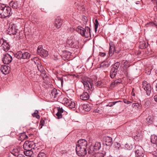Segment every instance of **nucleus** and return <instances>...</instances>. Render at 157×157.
<instances>
[{"instance_id":"nucleus-1","label":"nucleus","mask_w":157,"mask_h":157,"mask_svg":"<svg viewBox=\"0 0 157 157\" xmlns=\"http://www.w3.org/2000/svg\"><path fill=\"white\" fill-rule=\"evenodd\" d=\"M11 8L3 4H0V18H4L9 17L12 14Z\"/></svg>"},{"instance_id":"nucleus-2","label":"nucleus","mask_w":157,"mask_h":157,"mask_svg":"<svg viewBox=\"0 0 157 157\" xmlns=\"http://www.w3.org/2000/svg\"><path fill=\"white\" fill-rule=\"evenodd\" d=\"M76 31L85 38L90 39L91 35L90 29L88 26H86L85 29L81 26H78L76 29Z\"/></svg>"},{"instance_id":"nucleus-3","label":"nucleus","mask_w":157,"mask_h":157,"mask_svg":"<svg viewBox=\"0 0 157 157\" xmlns=\"http://www.w3.org/2000/svg\"><path fill=\"white\" fill-rule=\"evenodd\" d=\"M31 56L30 53L27 52H22L21 51H19L15 55V56L18 59H26L28 60Z\"/></svg>"},{"instance_id":"nucleus-4","label":"nucleus","mask_w":157,"mask_h":157,"mask_svg":"<svg viewBox=\"0 0 157 157\" xmlns=\"http://www.w3.org/2000/svg\"><path fill=\"white\" fill-rule=\"evenodd\" d=\"M109 45V56H112L114 52L117 53H118L120 52L121 50V49L120 48H115L114 44L113 42H110Z\"/></svg>"},{"instance_id":"nucleus-5","label":"nucleus","mask_w":157,"mask_h":157,"mask_svg":"<svg viewBox=\"0 0 157 157\" xmlns=\"http://www.w3.org/2000/svg\"><path fill=\"white\" fill-rule=\"evenodd\" d=\"M101 147V143L97 142L95 144L90 146L88 151V152L90 154H94V152L99 150Z\"/></svg>"},{"instance_id":"nucleus-6","label":"nucleus","mask_w":157,"mask_h":157,"mask_svg":"<svg viewBox=\"0 0 157 157\" xmlns=\"http://www.w3.org/2000/svg\"><path fill=\"white\" fill-rule=\"evenodd\" d=\"M142 85L143 88L145 91L146 94L147 95L149 96L151 90V84L148 83L146 81H144L143 82Z\"/></svg>"},{"instance_id":"nucleus-7","label":"nucleus","mask_w":157,"mask_h":157,"mask_svg":"<svg viewBox=\"0 0 157 157\" xmlns=\"http://www.w3.org/2000/svg\"><path fill=\"white\" fill-rule=\"evenodd\" d=\"M36 147L35 143L33 142H29L28 141H26L23 145V147L25 150L33 149Z\"/></svg>"},{"instance_id":"nucleus-8","label":"nucleus","mask_w":157,"mask_h":157,"mask_svg":"<svg viewBox=\"0 0 157 157\" xmlns=\"http://www.w3.org/2000/svg\"><path fill=\"white\" fill-rule=\"evenodd\" d=\"M86 148L78 147H76V151L78 155L79 156L85 155L86 153Z\"/></svg>"},{"instance_id":"nucleus-9","label":"nucleus","mask_w":157,"mask_h":157,"mask_svg":"<svg viewBox=\"0 0 157 157\" xmlns=\"http://www.w3.org/2000/svg\"><path fill=\"white\" fill-rule=\"evenodd\" d=\"M37 51L38 54L43 57H46L48 54V52L43 49L42 46L40 45L38 47Z\"/></svg>"},{"instance_id":"nucleus-10","label":"nucleus","mask_w":157,"mask_h":157,"mask_svg":"<svg viewBox=\"0 0 157 157\" xmlns=\"http://www.w3.org/2000/svg\"><path fill=\"white\" fill-rule=\"evenodd\" d=\"M12 60V58L9 54H6L4 55L2 58V61L5 64H8Z\"/></svg>"},{"instance_id":"nucleus-11","label":"nucleus","mask_w":157,"mask_h":157,"mask_svg":"<svg viewBox=\"0 0 157 157\" xmlns=\"http://www.w3.org/2000/svg\"><path fill=\"white\" fill-rule=\"evenodd\" d=\"M87 141L84 139L79 140L77 142L76 147L87 148Z\"/></svg>"},{"instance_id":"nucleus-12","label":"nucleus","mask_w":157,"mask_h":157,"mask_svg":"<svg viewBox=\"0 0 157 157\" xmlns=\"http://www.w3.org/2000/svg\"><path fill=\"white\" fill-rule=\"evenodd\" d=\"M63 23V20L60 17H57L55 20L54 24L57 28H59Z\"/></svg>"},{"instance_id":"nucleus-13","label":"nucleus","mask_w":157,"mask_h":157,"mask_svg":"<svg viewBox=\"0 0 157 157\" xmlns=\"http://www.w3.org/2000/svg\"><path fill=\"white\" fill-rule=\"evenodd\" d=\"M17 32V30L16 29L14 25H12L9 26L8 30H7V33L10 35H15Z\"/></svg>"},{"instance_id":"nucleus-14","label":"nucleus","mask_w":157,"mask_h":157,"mask_svg":"<svg viewBox=\"0 0 157 157\" xmlns=\"http://www.w3.org/2000/svg\"><path fill=\"white\" fill-rule=\"evenodd\" d=\"M58 94L57 91L56 89L55 88L52 89L49 94L50 98L54 100L57 99L56 98L58 95Z\"/></svg>"},{"instance_id":"nucleus-15","label":"nucleus","mask_w":157,"mask_h":157,"mask_svg":"<svg viewBox=\"0 0 157 157\" xmlns=\"http://www.w3.org/2000/svg\"><path fill=\"white\" fill-rule=\"evenodd\" d=\"M104 141L107 146H111L113 144L112 138L109 136L105 137L104 138Z\"/></svg>"},{"instance_id":"nucleus-16","label":"nucleus","mask_w":157,"mask_h":157,"mask_svg":"<svg viewBox=\"0 0 157 157\" xmlns=\"http://www.w3.org/2000/svg\"><path fill=\"white\" fill-rule=\"evenodd\" d=\"M1 71L3 74H7L9 72L10 67L8 65L2 66L1 67Z\"/></svg>"},{"instance_id":"nucleus-17","label":"nucleus","mask_w":157,"mask_h":157,"mask_svg":"<svg viewBox=\"0 0 157 157\" xmlns=\"http://www.w3.org/2000/svg\"><path fill=\"white\" fill-rule=\"evenodd\" d=\"M86 80V79H82L81 81L85 87H87V89L88 90L89 88H90V86L91 87L92 86V83L89 81L88 82Z\"/></svg>"},{"instance_id":"nucleus-18","label":"nucleus","mask_w":157,"mask_h":157,"mask_svg":"<svg viewBox=\"0 0 157 157\" xmlns=\"http://www.w3.org/2000/svg\"><path fill=\"white\" fill-rule=\"evenodd\" d=\"M32 150L33 149L25 150L26 151H24V154L26 156L34 157V155L33 154V152Z\"/></svg>"},{"instance_id":"nucleus-19","label":"nucleus","mask_w":157,"mask_h":157,"mask_svg":"<svg viewBox=\"0 0 157 157\" xmlns=\"http://www.w3.org/2000/svg\"><path fill=\"white\" fill-rule=\"evenodd\" d=\"M58 112L56 115L58 119H60L62 117V113L63 112L64 110L62 108L57 107Z\"/></svg>"},{"instance_id":"nucleus-20","label":"nucleus","mask_w":157,"mask_h":157,"mask_svg":"<svg viewBox=\"0 0 157 157\" xmlns=\"http://www.w3.org/2000/svg\"><path fill=\"white\" fill-rule=\"evenodd\" d=\"M135 155L136 157H144V154L142 151L137 149L136 151Z\"/></svg>"},{"instance_id":"nucleus-21","label":"nucleus","mask_w":157,"mask_h":157,"mask_svg":"<svg viewBox=\"0 0 157 157\" xmlns=\"http://www.w3.org/2000/svg\"><path fill=\"white\" fill-rule=\"evenodd\" d=\"M20 149L19 147L14 149L11 151V153L14 155L18 157V155L20 154H21L19 153L20 152Z\"/></svg>"},{"instance_id":"nucleus-22","label":"nucleus","mask_w":157,"mask_h":157,"mask_svg":"<svg viewBox=\"0 0 157 157\" xmlns=\"http://www.w3.org/2000/svg\"><path fill=\"white\" fill-rule=\"evenodd\" d=\"M110 65L109 63L107 62H104L100 64V67L102 70L107 68Z\"/></svg>"},{"instance_id":"nucleus-23","label":"nucleus","mask_w":157,"mask_h":157,"mask_svg":"<svg viewBox=\"0 0 157 157\" xmlns=\"http://www.w3.org/2000/svg\"><path fill=\"white\" fill-rule=\"evenodd\" d=\"M89 98V96L87 92L83 93L80 96V98L83 100H87Z\"/></svg>"},{"instance_id":"nucleus-24","label":"nucleus","mask_w":157,"mask_h":157,"mask_svg":"<svg viewBox=\"0 0 157 157\" xmlns=\"http://www.w3.org/2000/svg\"><path fill=\"white\" fill-rule=\"evenodd\" d=\"M120 63L118 62H117L114 63L112 66V67L111 69L112 70L116 71H117L118 70L120 66Z\"/></svg>"},{"instance_id":"nucleus-25","label":"nucleus","mask_w":157,"mask_h":157,"mask_svg":"<svg viewBox=\"0 0 157 157\" xmlns=\"http://www.w3.org/2000/svg\"><path fill=\"white\" fill-rule=\"evenodd\" d=\"M67 46L69 47L72 48L75 47L74 43L71 38L67 40Z\"/></svg>"},{"instance_id":"nucleus-26","label":"nucleus","mask_w":157,"mask_h":157,"mask_svg":"<svg viewBox=\"0 0 157 157\" xmlns=\"http://www.w3.org/2000/svg\"><path fill=\"white\" fill-rule=\"evenodd\" d=\"M151 140L152 143L157 145V136H156L152 135L151 136Z\"/></svg>"},{"instance_id":"nucleus-27","label":"nucleus","mask_w":157,"mask_h":157,"mask_svg":"<svg viewBox=\"0 0 157 157\" xmlns=\"http://www.w3.org/2000/svg\"><path fill=\"white\" fill-rule=\"evenodd\" d=\"M2 47L5 51H8L10 49V46L6 42H3L2 44Z\"/></svg>"},{"instance_id":"nucleus-28","label":"nucleus","mask_w":157,"mask_h":157,"mask_svg":"<svg viewBox=\"0 0 157 157\" xmlns=\"http://www.w3.org/2000/svg\"><path fill=\"white\" fill-rule=\"evenodd\" d=\"M10 5L13 8L17 9L18 8V3L17 2H10Z\"/></svg>"},{"instance_id":"nucleus-29","label":"nucleus","mask_w":157,"mask_h":157,"mask_svg":"<svg viewBox=\"0 0 157 157\" xmlns=\"http://www.w3.org/2000/svg\"><path fill=\"white\" fill-rule=\"evenodd\" d=\"M28 138V136L25 133H23L21 134H20L19 140H23L25 139H26Z\"/></svg>"},{"instance_id":"nucleus-30","label":"nucleus","mask_w":157,"mask_h":157,"mask_svg":"<svg viewBox=\"0 0 157 157\" xmlns=\"http://www.w3.org/2000/svg\"><path fill=\"white\" fill-rule=\"evenodd\" d=\"M47 79H43V85L45 86V87L47 88L48 85H50V86H52V85H51V83L50 82L47 81Z\"/></svg>"},{"instance_id":"nucleus-31","label":"nucleus","mask_w":157,"mask_h":157,"mask_svg":"<svg viewBox=\"0 0 157 157\" xmlns=\"http://www.w3.org/2000/svg\"><path fill=\"white\" fill-rule=\"evenodd\" d=\"M148 45V43H146L145 42H141L140 45V48L142 49L146 48L147 47Z\"/></svg>"},{"instance_id":"nucleus-32","label":"nucleus","mask_w":157,"mask_h":157,"mask_svg":"<svg viewBox=\"0 0 157 157\" xmlns=\"http://www.w3.org/2000/svg\"><path fill=\"white\" fill-rule=\"evenodd\" d=\"M68 78H82V77H80L79 76L75 74H72L71 75H69L67 77Z\"/></svg>"},{"instance_id":"nucleus-33","label":"nucleus","mask_w":157,"mask_h":157,"mask_svg":"<svg viewBox=\"0 0 157 157\" xmlns=\"http://www.w3.org/2000/svg\"><path fill=\"white\" fill-rule=\"evenodd\" d=\"M142 138V136L140 133L139 132H137L136 135L134 136V139L136 140L139 141Z\"/></svg>"},{"instance_id":"nucleus-34","label":"nucleus","mask_w":157,"mask_h":157,"mask_svg":"<svg viewBox=\"0 0 157 157\" xmlns=\"http://www.w3.org/2000/svg\"><path fill=\"white\" fill-rule=\"evenodd\" d=\"M36 66L38 70L40 72L44 71V70L43 68V66L40 63H37Z\"/></svg>"},{"instance_id":"nucleus-35","label":"nucleus","mask_w":157,"mask_h":157,"mask_svg":"<svg viewBox=\"0 0 157 157\" xmlns=\"http://www.w3.org/2000/svg\"><path fill=\"white\" fill-rule=\"evenodd\" d=\"M117 72V71H113H113L112 69L111 70L110 72V75L111 78H113L115 77Z\"/></svg>"},{"instance_id":"nucleus-36","label":"nucleus","mask_w":157,"mask_h":157,"mask_svg":"<svg viewBox=\"0 0 157 157\" xmlns=\"http://www.w3.org/2000/svg\"><path fill=\"white\" fill-rule=\"evenodd\" d=\"M153 118L151 116H148L146 119V122L148 124H150L152 123Z\"/></svg>"},{"instance_id":"nucleus-37","label":"nucleus","mask_w":157,"mask_h":157,"mask_svg":"<svg viewBox=\"0 0 157 157\" xmlns=\"http://www.w3.org/2000/svg\"><path fill=\"white\" fill-rule=\"evenodd\" d=\"M83 108L86 111H89L90 110L89 105L87 104H84L83 105Z\"/></svg>"},{"instance_id":"nucleus-38","label":"nucleus","mask_w":157,"mask_h":157,"mask_svg":"<svg viewBox=\"0 0 157 157\" xmlns=\"http://www.w3.org/2000/svg\"><path fill=\"white\" fill-rule=\"evenodd\" d=\"M38 111L37 110H36L34 113L32 114V116L33 117H35L36 118L39 119L40 118V116L38 114Z\"/></svg>"},{"instance_id":"nucleus-39","label":"nucleus","mask_w":157,"mask_h":157,"mask_svg":"<svg viewBox=\"0 0 157 157\" xmlns=\"http://www.w3.org/2000/svg\"><path fill=\"white\" fill-rule=\"evenodd\" d=\"M146 26L147 27H149L150 26H157V24L154 23L152 22H150L147 23L146 24Z\"/></svg>"},{"instance_id":"nucleus-40","label":"nucleus","mask_w":157,"mask_h":157,"mask_svg":"<svg viewBox=\"0 0 157 157\" xmlns=\"http://www.w3.org/2000/svg\"><path fill=\"white\" fill-rule=\"evenodd\" d=\"M31 60L36 65L37 64V63H40V60L37 57H34L33 58H32Z\"/></svg>"},{"instance_id":"nucleus-41","label":"nucleus","mask_w":157,"mask_h":157,"mask_svg":"<svg viewBox=\"0 0 157 157\" xmlns=\"http://www.w3.org/2000/svg\"><path fill=\"white\" fill-rule=\"evenodd\" d=\"M125 148L126 149L130 150L132 149V146L131 144H127L125 145Z\"/></svg>"},{"instance_id":"nucleus-42","label":"nucleus","mask_w":157,"mask_h":157,"mask_svg":"<svg viewBox=\"0 0 157 157\" xmlns=\"http://www.w3.org/2000/svg\"><path fill=\"white\" fill-rule=\"evenodd\" d=\"M152 68H150L148 67H147L145 69V72L147 75H149L151 74V71L152 70Z\"/></svg>"},{"instance_id":"nucleus-43","label":"nucleus","mask_w":157,"mask_h":157,"mask_svg":"<svg viewBox=\"0 0 157 157\" xmlns=\"http://www.w3.org/2000/svg\"><path fill=\"white\" fill-rule=\"evenodd\" d=\"M95 157H104V153L101 152H98L95 154Z\"/></svg>"},{"instance_id":"nucleus-44","label":"nucleus","mask_w":157,"mask_h":157,"mask_svg":"<svg viewBox=\"0 0 157 157\" xmlns=\"http://www.w3.org/2000/svg\"><path fill=\"white\" fill-rule=\"evenodd\" d=\"M95 25H94V29H95V32H96L97 29L98 28V25H99V23L98 21L97 20V19H96L95 21Z\"/></svg>"},{"instance_id":"nucleus-45","label":"nucleus","mask_w":157,"mask_h":157,"mask_svg":"<svg viewBox=\"0 0 157 157\" xmlns=\"http://www.w3.org/2000/svg\"><path fill=\"white\" fill-rule=\"evenodd\" d=\"M70 100H69L67 98H64L63 99V100L62 101V102L64 104V105L66 106V104H67L68 102H69Z\"/></svg>"},{"instance_id":"nucleus-46","label":"nucleus","mask_w":157,"mask_h":157,"mask_svg":"<svg viewBox=\"0 0 157 157\" xmlns=\"http://www.w3.org/2000/svg\"><path fill=\"white\" fill-rule=\"evenodd\" d=\"M40 72L41 73L40 75L42 77V78H47V75H46L44 71L41 72Z\"/></svg>"},{"instance_id":"nucleus-47","label":"nucleus","mask_w":157,"mask_h":157,"mask_svg":"<svg viewBox=\"0 0 157 157\" xmlns=\"http://www.w3.org/2000/svg\"><path fill=\"white\" fill-rule=\"evenodd\" d=\"M37 157H46V156L44 153L40 152L38 155Z\"/></svg>"},{"instance_id":"nucleus-48","label":"nucleus","mask_w":157,"mask_h":157,"mask_svg":"<svg viewBox=\"0 0 157 157\" xmlns=\"http://www.w3.org/2000/svg\"><path fill=\"white\" fill-rule=\"evenodd\" d=\"M121 79H116L113 82L114 85L117 84L118 83H121Z\"/></svg>"},{"instance_id":"nucleus-49","label":"nucleus","mask_w":157,"mask_h":157,"mask_svg":"<svg viewBox=\"0 0 157 157\" xmlns=\"http://www.w3.org/2000/svg\"><path fill=\"white\" fill-rule=\"evenodd\" d=\"M82 20L84 24L86 25V24L87 22V17L85 16L83 17L82 18Z\"/></svg>"},{"instance_id":"nucleus-50","label":"nucleus","mask_w":157,"mask_h":157,"mask_svg":"<svg viewBox=\"0 0 157 157\" xmlns=\"http://www.w3.org/2000/svg\"><path fill=\"white\" fill-rule=\"evenodd\" d=\"M117 102H118V101H114V102H110L109 103V104L108 105H106V106H109L111 107V106H112L113 105H115V104Z\"/></svg>"},{"instance_id":"nucleus-51","label":"nucleus","mask_w":157,"mask_h":157,"mask_svg":"<svg viewBox=\"0 0 157 157\" xmlns=\"http://www.w3.org/2000/svg\"><path fill=\"white\" fill-rule=\"evenodd\" d=\"M71 104L70 105H69V108L71 109L74 108L75 107V103L74 102H71Z\"/></svg>"},{"instance_id":"nucleus-52","label":"nucleus","mask_w":157,"mask_h":157,"mask_svg":"<svg viewBox=\"0 0 157 157\" xmlns=\"http://www.w3.org/2000/svg\"><path fill=\"white\" fill-rule=\"evenodd\" d=\"M124 102L127 104H128L132 103V102L130 101H129L127 99H125L124 100Z\"/></svg>"},{"instance_id":"nucleus-53","label":"nucleus","mask_w":157,"mask_h":157,"mask_svg":"<svg viewBox=\"0 0 157 157\" xmlns=\"http://www.w3.org/2000/svg\"><path fill=\"white\" fill-rule=\"evenodd\" d=\"M102 82L100 81H98L96 82V84L98 86H100Z\"/></svg>"},{"instance_id":"nucleus-54","label":"nucleus","mask_w":157,"mask_h":157,"mask_svg":"<svg viewBox=\"0 0 157 157\" xmlns=\"http://www.w3.org/2000/svg\"><path fill=\"white\" fill-rule=\"evenodd\" d=\"M124 75L128 78L129 77V75H128V70H126L124 72Z\"/></svg>"},{"instance_id":"nucleus-55","label":"nucleus","mask_w":157,"mask_h":157,"mask_svg":"<svg viewBox=\"0 0 157 157\" xmlns=\"http://www.w3.org/2000/svg\"><path fill=\"white\" fill-rule=\"evenodd\" d=\"M99 55L100 56L104 57L106 55V53L104 52H100L99 53Z\"/></svg>"},{"instance_id":"nucleus-56","label":"nucleus","mask_w":157,"mask_h":157,"mask_svg":"<svg viewBox=\"0 0 157 157\" xmlns=\"http://www.w3.org/2000/svg\"><path fill=\"white\" fill-rule=\"evenodd\" d=\"M44 124V121L43 120L41 119L40 122V124L42 125V126H43Z\"/></svg>"},{"instance_id":"nucleus-57","label":"nucleus","mask_w":157,"mask_h":157,"mask_svg":"<svg viewBox=\"0 0 157 157\" xmlns=\"http://www.w3.org/2000/svg\"><path fill=\"white\" fill-rule=\"evenodd\" d=\"M74 102L73 101H72L71 100L69 101V102L67 104H66V106H68L69 107V105H70L71 104V102Z\"/></svg>"},{"instance_id":"nucleus-58","label":"nucleus","mask_w":157,"mask_h":157,"mask_svg":"<svg viewBox=\"0 0 157 157\" xmlns=\"http://www.w3.org/2000/svg\"><path fill=\"white\" fill-rule=\"evenodd\" d=\"M132 105L133 106H136L138 107V106L140 105V104L139 103H135L133 104Z\"/></svg>"},{"instance_id":"nucleus-59","label":"nucleus","mask_w":157,"mask_h":157,"mask_svg":"<svg viewBox=\"0 0 157 157\" xmlns=\"http://www.w3.org/2000/svg\"><path fill=\"white\" fill-rule=\"evenodd\" d=\"M3 42H4V40L2 39H0V45H1L2 46V44L3 43Z\"/></svg>"},{"instance_id":"nucleus-60","label":"nucleus","mask_w":157,"mask_h":157,"mask_svg":"<svg viewBox=\"0 0 157 157\" xmlns=\"http://www.w3.org/2000/svg\"><path fill=\"white\" fill-rule=\"evenodd\" d=\"M155 1H156V6L155 8H154V10L155 11H157V0H156Z\"/></svg>"},{"instance_id":"nucleus-61","label":"nucleus","mask_w":157,"mask_h":157,"mask_svg":"<svg viewBox=\"0 0 157 157\" xmlns=\"http://www.w3.org/2000/svg\"><path fill=\"white\" fill-rule=\"evenodd\" d=\"M59 81H60V82L61 83V85H62L63 83V79H58Z\"/></svg>"},{"instance_id":"nucleus-62","label":"nucleus","mask_w":157,"mask_h":157,"mask_svg":"<svg viewBox=\"0 0 157 157\" xmlns=\"http://www.w3.org/2000/svg\"><path fill=\"white\" fill-rule=\"evenodd\" d=\"M154 99L155 101L157 102V95H155L154 97Z\"/></svg>"},{"instance_id":"nucleus-63","label":"nucleus","mask_w":157,"mask_h":157,"mask_svg":"<svg viewBox=\"0 0 157 157\" xmlns=\"http://www.w3.org/2000/svg\"><path fill=\"white\" fill-rule=\"evenodd\" d=\"M18 157H25L23 154H20L18 155Z\"/></svg>"},{"instance_id":"nucleus-64","label":"nucleus","mask_w":157,"mask_h":157,"mask_svg":"<svg viewBox=\"0 0 157 157\" xmlns=\"http://www.w3.org/2000/svg\"><path fill=\"white\" fill-rule=\"evenodd\" d=\"M116 144L117 145V147L118 148H119V147H120V146L119 144H118L117 143H116Z\"/></svg>"}]
</instances>
